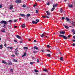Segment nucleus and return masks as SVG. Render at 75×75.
<instances>
[{
  "label": "nucleus",
  "mask_w": 75,
  "mask_h": 75,
  "mask_svg": "<svg viewBox=\"0 0 75 75\" xmlns=\"http://www.w3.org/2000/svg\"><path fill=\"white\" fill-rule=\"evenodd\" d=\"M4 23V24L3 26L4 28H6V24H8V22L6 21H2L0 22V24H3Z\"/></svg>",
  "instance_id": "1"
},
{
  "label": "nucleus",
  "mask_w": 75,
  "mask_h": 75,
  "mask_svg": "<svg viewBox=\"0 0 75 75\" xmlns=\"http://www.w3.org/2000/svg\"><path fill=\"white\" fill-rule=\"evenodd\" d=\"M59 37H62L64 40H67V39H68V37H66L64 35H59Z\"/></svg>",
  "instance_id": "2"
},
{
  "label": "nucleus",
  "mask_w": 75,
  "mask_h": 75,
  "mask_svg": "<svg viewBox=\"0 0 75 75\" xmlns=\"http://www.w3.org/2000/svg\"><path fill=\"white\" fill-rule=\"evenodd\" d=\"M2 63H3V64H6V65H8V63L6 62L5 60H3L2 61Z\"/></svg>",
  "instance_id": "3"
},
{
  "label": "nucleus",
  "mask_w": 75,
  "mask_h": 75,
  "mask_svg": "<svg viewBox=\"0 0 75 75\" xmlns=\"http://www.w3.org/2000/svg\"><path fill=\"white\" fill-rule=\"evenodd\" d=\"M42 17L43 18H46V17L47 18H49L50 17L47 16V14L46 15V16H44V15H43V16H42Z\"/></svg>",
  "instance_id": "4"
},
{
  "label": "nucleus",
  "mask_w": 75,
  "mask_h": 75,
  "mask_svg": "<svg viewBox=\"0 0 75 75\" xmlns=\"http://www.w3.org/2000/svg\"><path fill=\"white\" fill-rule=\"evenodd\" d=\"M15 2H16V3H20L21 2V1L20 0H16Z\"/></svg>",
  "instance_id": "5"
},
{
  "label": "nucleus",
  "mask_w": 75,
  "mask_h": 75,
  "mask_svg": "<svg viewBox=\"0 0 75 75\" xmlns=\"http://www.w3.org/2000/svg\"><path fill=\"white\" fill-rule=\"evenodd\" d=\"M16 36L18 39H21V37L20 36H19V35H16Z\"/></svg>",
  "instance_id": "6"
},
{
  "label": "nucleus",
  "mask_w": 75,
  "mask_h": 75,
  "mask_svg": "<svg viewBox=\"0 0 75 75\" xmlns=\"http://www.w3.org/2000/svg\"><path fill=\"white\" fill-rule=\"evenodd\" d=\"M8 65H12V63L10 61H8Z\"/></svg>",
  "instance_id": "7"
},
{
  "label": "nucleus",
  "mask_w": 75,
  "mask_h": 75,
  "mask_svg": "<svg viewBox=\"0 0 75 75\" xmlns=\"http://www.w3.org/2000/svg\"><path fill=\"white\" fill-rule=\"evenodd\" d=\"M43 71L45 72H49V71L47 70L46 69H43Z\"/></svg>",
  "instance_id": "8"
},
{
  "label": "nucleus",
  "mask_w": 75,
  "mask_h": 75,
  "mask_svg": "<svg viewBox=\"0 0 75 75\" xmlns=\"http://www.w3.org/2000/svg\"><path fill=\"white\" fill-rule=\"evenodd\" d=\"M59 33L61 34H63L64 35L65 34V32L64 31H60L59 32Z\"/></svg>",
  "instance_id": "9"
},
{
  "label": "nucleus",
  "mask_w": 75,
  "mask_h": 75,
  "mask_svg": "<svg viewBox=\"0 0 75 75\" xmlns=\"http://www.w3.org/2000/svg\"><path fill=\"white\" fill-rule=\"evenodd\" d=\"M7 48L8 49H10L11 50H13V47H7Z\"/></svg>",
  "instance_id": "10"
},
{
  "label": "nucleus",
  "mask_w": 75,
  "mask_h": 75,
  "mask_svg": "<svg viewBox=\"0 0 75 75\" xmlns=\"http://www.w3.org/2000/svg\"><path fill=\"white\" fill-rule=\"evenodd\" d=\"M45 33H43L41 36V37H44V36H45Z\"/></svg>",
  "instance_id": "11"
},
{
  "label": "nucleus",
  "mask_w": 75,
  "mask_h": 75,
  "mask_svg": "<svg viewBox=\"0 0 75 75\" xmlns=\"http://www.w3.org/2000/svg\"><path fill=\"white\" fill-rule=\"evenodd\" d=\"M66 20L67 21H69V19L68 17H66Z\"/></svg>",
  "instance_id": "12"
},
{
  "label": "nucleus",
  "mask_w": 75,
  "mask_h": 75,
  "mask_svg": "<svg viewBox=\"0 0 75 75\" xmlns=\"http://www.w3.org/2000/svg\"><path fill=\"white\" fill-rule=\"evenodd\" d=\"M53 8L51 10V11H53L55 9V8H55L54 7V5H53Z\"/></svg>",
  "instance_id": "13"
},
{
  "label": "nucleus",
  "mask_w": 75,
  "mask_h": 75,
  "mask_svg": "<svg viewBox=\"0 0 75 75\" xmlns=\"http://www.w3.org/2000/svg\"><path fill=\"white\" fill-rule=\"evenodd\" d=\"M9 9L10 10H12L13 9V6H10V7L9 8Z\"/></svg>",
  "instance_id": "14"
},
{
  "label": "nucleus",
  "mask_w": 75,
  "mask_h": 75,
  "mask_svg": "<svg viewBox=\"0 0 75 75\" xmlns=\"http://www.w3.org/2000/svg\"><path fill=\"white\" fill-rule=\"evenodd\" d=\"M46 13L48 15V16H50V12L48 11H46Z\"/></svg>",
  "instance_id": "15"
},
{
  "label": "nucleus",
  "mask_w": 75,
  "mask_h": 75,
  "mask_svg": "<svg viewBox=\"0 0 75 75\" xmlns=\"http://www.w3.org/2000/svg\"><path fill=\"white\" fill-rule=\"evenodd\" d=\"M27 55V54L25 52L24 53L23 55H22V57H25Z\"/></svg>",
  "instance_id": "16"
},
{
  "label": "nucleus",
  "mask_w": 75,
  "mask_h": 75,
  "mask_svg": "<svg viewBox=\"0 0 75 75\" xmlns=\"http://www.w3.org/2000/svg\"><path fill=\"white\" fill-rule=\"evenodd\" d=\"M32 23L33 24H37V22H35L34 21H33Z\"/></svg>",
  "instance_id": "17"
},
{
  "label": "nucleus",
  "mask_w": 75,
  "mask_h": 75,
  "mask_svg": "<svg viewBox=\"0 0 75 75\" xmlns=\"http://www.w3.org/2000/svg\"><path fill=\"white\" fill-rule=\"evenodd\" d=\"M20 15L22 17H25V15L24 14H20Z\"/></svg>",
  "instance_id": "18"
},
{
  "label": "nucleus",
  "mask_w": 75,
  "mask_h": 75,
  "mask_svg": "<svg viewBox=\"0 0 75 75\" xmlns=\"http://www.w3.org/2000/svg\"><path fill=\"white\" fill-rule=\"evenodd\" d=\"M21 27L22 28H25V24L22 25Z\"/></svg>",
  "instance_id": "19"
},
{
  "label": "nucleus",
  "mask_w": 75,
  "mask_h": 75,
  "mask_svg": "<svg viewBox=\"0 0 75 75\" xmlns=\"http://www.w3.org/2000/svg\"><path fill=\"white\" fill-rule=\"evenodd\" d=\"M71 31L73 32L74 34H75V31L74 30V29H72L71 30Z\"/></svg>",
  "instance_id": "20"
},
{
  "label": "nucleus",
  "mask_w": 75,
  "mask_h": 75,
  "mask_svg": "<svg viewBox=\"0 0 75 75\" xmlns=\"http://www.w3.org/2000/svg\"><path fill=\"white\" fill-rule=\"evenodd\" d=\"M34 49H35V50H38L39 49L38 48V47L36 46H35L34 47Z\"/></svg>",
  "instance_id": "21"
},
{
  "label": "nucleus",
  "mask_w": 75,
  "mask_h": 75,
  "mask_svg": "<svg viewBox=\"0 0 75 75\" xmlns=\"http://www.w3.org/2000/svg\"><path fill=\"white\" fill-rule=\"evenodd\" d=\"M22 7L23 8H25V7H27V6H25V4H23L22 6Z\"/></svg>",
  "instance_id": "22"
},
{
  "label": "nucleus",
  "mask_w": 75,
  "mask_h": 75,
  "mask_svg": "<svg viewBox=\"0 0 75 75\" xmlns=\"http://www.w3.org/2000/svg\"><path fill=\"white\" fill-rule=\"evenodd\" d=\"M3 45H0V49H2L3 48Z\"/></svg>",
  "instance_id": "23"
},
{
  "label": "nucleus",
  "mask_w": 75,
  "mask_h": 75,
  "mask_svg": "<svg viewBox=\"0 0 75 75\" xmlns=\"http://www.w3.org/2000/svg\"><path fill=\"white\" fill-rule=\"evenodd\" d=\"M30 16H31V15H30L29 13H28L26 15L27 17H29Z\"/></svg>",
  "instance_id": "24"
},
{
  "label": "nucleus",
  "mask_w": 75,
  "mask_h": 75,
  "mask_svg": "<svg viewBox=\"0 0 75 75\" xmlns=\"http://www.w3.org/2000/svg\"><path fill=\"white\" fill-rule=\"evenodd\" d=\"M34 71L35 72H38V70L36 69H34Z\"/></svg>",
  "instance_id": "25"
},
{
  "label": "nucleus",
  "mask_w": 75,
  "mask_h": 75,
  "mask_svg": "<svg viewBox=\"0 0 75 75\" xmlns=\"http://www.w3.org/2000/svg\"><path fill=\"white\" fill-rule=\"evenodd\" d=\"M8 22H9V23H13V21L12 20H9Z\"/></svg>",
  "instance_id": "26"
},
{
  "label": "nucleus",
  "mask_w": 75,
  "mask_h": 75,
  "mask_svg": "<svg viewBox=\"0 0 75 75\" xmlns=\"http://www.w3.org/2000/svg\"><path fill=\"white\" fill-rule=\"evenodd\" d=\"M1 32L2 33H4V32H5V30L2 29L1 30Z\"/></svg>",
  "instance_id": "27"
},
{
  "label": "nucleus",
  "mask_w": 75,
  "mask_h": 75,
  "mask_svg": "<svg viewBox=\"0 0 75 75\" xmlns=\"http://www.w3.org/2000/svg\"><path fill=\"white\" fill-rule=\"evenodd\" d=\"M47 57H51V54H47Z\"/></svg>",
  "instance_id": "28"
},
{
  "label": "nucleus",
  "mask_w": 75,
  "mask_h": 75,
  "mask_svg": "<svg viewBox=\"0 0 75 75\" xmlns=\"http://www.w3.org/2000/svg\"><path fill=\"white\" fill-rule=\"evenodd\" d=\"M13 61L15 62H17V60L13 59Z\"/></svg>",
  "instance_id": "29"
},
{
  "label": "nucleus",
  "mask_w": 75,
  "mask_h": 75,
  "mask_svg": "<svg viewBox=\"0 0 75 75\" xmlns=\"http://www.w3.org/2000/svg\"><path fill=\"white\" fill-rule=\"evenodd\" d=\"M68 6L69 7H72V5H69Z\"/></svg>",
  "instance_id": "30"
},
{
  "label": "nucleus",
  "mask_w": 75,
  "mask_h": 75,
  "mask_svg": "<svg viewBox=\"0 0 75 75\" xmlns=\"http://www.w3.org/2000/svg\"><path fill=\"white\" fill-rule=\"evenodd\" d=\"M34 63H35V62H30V64H31V65H33V64H34Z\"/></svg>",
  "instance_id": "31"
},
{
  "label": "nucleus",
  "mask_w": 75,
  "mask_h": 75,
  "mask_svg": "<svg viewBox=\"0 0 75 75\" xmlns=\"http://www.w3.org/2000/svg\"><path fill=\"white\" fill-rule=\"evenodd\" d=\"M54 6V8L56 7H57V5H58L57 4H56L55 5H53Z\"/></svg>",
  "instance_id": "32"
},
{
  "label": "nucleus",
  "mask_w": 75,
  "mask_h": 75,
  "mask_svg": "<svg viewBox=\"0 0 75 75\" xmlns=\"http://www.w3.org/2000/svg\"><path fill=\"white\" fill-rule=\"evenodd\" d=\"M72 24L73 25H75V22H73Z\"/></svg>",
  "instance_id": "33"
},
{
  "label": "nucleus",
  "mask_w": 75,
  "mask_h": 75,
  "mask_svg": "<svg viewBox=\"0 0 75 75\" xmlns=\"http://www.w3.org/2000/svg\"><path fill=\"white\" fill-rule=\"evenodd\" d=\"M24 49V50H27V49H28V47H24L23 48Z\"/></svg>",
  "instance_id": "34"
},
{
  "label": "nucleus",
  "mask_w": 75,
  "mask_h": 75,
  "mask_svg": "<svg viewBox=\"0 0 75 75\" xmlns=\"http://www.w3.org/2000/svg\"><path fill=\"white\" fill-rule=\"evenodd\" d=\"M60 59L61 61H62L63 60V57H61L60 58Z\"/></svg>",
  "instance_id": "35"
},
{
  "label": "nucleus",
  "mask_w": 75,
  "mask_h": 75,
  "mask_svg": "<svg viewBox=\"0 0 75 75\" xmlns=\"http://www.w3.org/2000/svg\"><path fill=\"white\" fill-rule=\"evenodd\" d=\"M65 28H66L67 29H68V28H69V27H68V26H65Z\"/></svg>",
  "instance_id": "36"
},
{
  "label": "nucleus",
  "mask_w": 75,
  "mask_h": 75,
  "mask_svg": "<svg viewBox=\"0 0 75 75\" xmlns=\"http://www.w3.org/2000/svg\"><path fill=\"white\" fill-rule=\"evenodd\" d=\"M15 50L16 52H17V51H18V48H17Z\"/></svg>",
  "instance_id": "37"
},
{
  "label": "nucleus",
  "mask_w": 75,
  "mask_h": 75,
  "mask_svg": "<svg viewBox=\"0 0 75 75\" xmlns=\"http://www.w3.org/2000/svg\"><path fill=\"white\" fill-rule=\"evenodd\" d=\"M37 5V4H35L33 6L34 7H35V6H36Z\"/></svg>",
  "instance_id": "38"
},
{
  "label": "nucleus",
  "mask_w": 75,
  "mask_h": 75,
  "mask_svg": "<svg viewBox=\"0 0 75 75\" xmlns=\"http://www.w3.org/2000/svg\"><path fill=\"white\" fill-rule=\"evenodd\" d=\"M36 13L38 14V11L36 10Z\"/></svg>",
  "instance_id": "39"
},
{
  "label": "nucleus",
  "mask_w": 75,
  "mask_h": 75,
  "mask_svg": "<svg viewBox=\"0 0 75 75\" xmlns=\"http://www.w3.org/2000/svg\"><path fill=\"white\" fill-rule=\"evenodd\" d=\"M47 48H50V47H51V46H50L49 45H47Z\"/></svg>",
  "instance_id": "40"
},
{
  "label": "nucleus",
  "mask_w": 75,
  "mask_h": 75,
  "mask_svg": "<svg viewBox=\"0 0 75 75\" xmlns=\"http://www.w3.org/2000/svg\"><path fill=\"white\" fill-rule=\"evenodd\" d=\"M33 52L34 54L37 53V51H33Z\"/></svg>",
  "instance_id": "41"
},
{
  "label": "nucleus",
  "mask_w": 75,
  "mask_h": 75,
  "mask_svg": "<svg viewBox=\"0 0 75 75\" xmlns=\"http://www.w3.org/2000/svg\"><path fill=\"white\" fill-rule=\"evenodd\" d=\"M36 21L37 22H39V21H39V20H38V19H36Z\"/></svg>",
  "instance_id": "42"
},
{
  "label": "nucleus",
  "mask_w": 75,
  "mask_h": 75,
  "mask_svg": "<svg viewBox=\"0 0 75 75\" xmlns=\"http://www.w3.org/2000/svg\"><path fill=\"white\" fill-rule=\"evenodd\" d=\"M11 72H13V69H11Z\"/></svg>",
  "instance_id": "43"
},
{
  "label": "nucleus",
  "mask_w": 75,
  "mask_h": 75,
  "mask_svg": "<svg viewBox=\"0 0 75 75\" xmlns=\"http://www.w3.org/2000/svg\"><path fill=\"white\" fill-rule=\"evenodd\" d=\"M62 20H64V19H65V17H62Z\"/></svg>",
  "instance_id": "44"
},
{
  "label": "nucleus",
  "mask_w": 75,
  "mask_h": 75,
  "mask_svg": "<svg viewBox=\"0 0 75 75\" xmlns=\"http://www.w3.org/2000/svg\"><path fill=\"white\" fill-rule=\"evenodd\" d=\"M47 51L48 52H51L49 50H47Z\"/></svg>",
  "instance_id": "45"
},
{
  "label": "nucleus",
  "mask_w": 75,
  "mask_h": 75,
  "mask_svg": "<svg viewBox=\"0 0 75 75\" xmlns=\"http://www.w3.org/2000/svg\"><path fill=\"white\" fill-rule=\"evenodd\" d=\"M14 21V22H16V21H17V20H15Z\"/></svg>",
  "instance_id": "46"
},
{
  "label": "nucleus",
  "mask_w": 75,
  "mask_h": 75,
  "mask_svg": "<svg viewBox=\"0 0 75 75\" xmlns=\"http://www.w3.org/2000/svg\"><path fill=\"white\" fill-rule=\"evenodd\" d=\"M15 53L16 55H18V53L17 52H15Z\"/></svg>",
  "instance_id": "47"
},
{
  "label": "nucleus",
  "mask_w": 75,
  "mask_h": 75,
  "mask_svg": "<svg viewBox=\"0 0 75 75\" xmlns=\"http://www.w3.org/2000/svg\"><path fill=\"white\" fill-rule=\"evenodd\" d=\"M62 9H60V13H62Z\"/></svg>",
  "instance_id": "48"
},
{
  "label": "nucleus",
  "mask_w": 75,
  "mask_h": 75,
  "mask_svg": "<svg viewBox=\"0 0 75 75\" xmlns=\"http://www.w3.org/2000/svg\"><path fill=\"white\" fill-rule=\"evenodd\" d=\"M14 41L15 42H17V41L16 40H14Z\"/></svg>",
  "instance_id": "49"
},
{
  "label": "nucleus",
  "mask_w": 75,
  "mask_h": 75,
  "mask_svg": "<svg viewBox=\"0 0 75 75\" xmlns=\"http://www.w3.org/2000/svg\"><path fill=\"white\" fill-rule=\"evenodd\" d=\"M72 46L74 47V46H75V43H73L72 44Z\"/></svg>",
  "instance_id": "50"
},
{
  "label": "nucleus",
  "mask_w": 75,
  "mask_h": 75,
  "mask_svg": "<svg viewBox=\"0 0 75 75\" xmlns=\"http://www.w3.org/2000/svg\"><path fill=\"white\" fill-rule=\"evenodd\" d=\"M47 5H48V6H49L50 5V3L49 2H48L47 3Z\"/></svg>",
  "instance_id": "51"
},
{
  "label": "nucleus",
  "mask_w": 75,
  "mask_h": 75,
  "mask_svg": "<svg viewBox=\"0 0 75 75\" xmlns=\"http://www.w3.org/2000/svg\"><path fill=\"white\" fill-rule=\"evenodd\" d=\"M2 5H0V8H2Z\"/></svg>",
  "instance_id": "52"
},
{
  "label": "nucleus",
  "mask_w": 75,
  "mask_h": 75,
  "mask_svg": "<svg viewBox=\"0 0 75 75\" xmlns=\"http://www.w3.org/2000/svg\"><path fill=\"white\" fill-rule=\"evenodd\" d=\"M68 38H70V37H71V35H68Z\"/></svg>",
  "instance_id": "53"
},
{
  "label": "nucleus",
  "mask_w": 75,
  "mask_h": 75,
  "mask_svg": "<svg viewBox=\"0 0 75 75\" xmlns=\"http://www.w3.org/2000/svg\"><path fill=\"white\" fill-rule=\"evenodd\" d=\"M4 46L5 47H6L7 46V45L6 44H4Z\"/></svg>",
  "instance_id": "54"
},
{
  "label": "nucleus",
  "mask_w": 75,
  "mask_h": 75,
  "mask_svg": "<svg viewBox=\"0 0 75 75\" xmlns=\"http://www.w3.org/2000/svg\"><path fill=\"white\" fill-rule=\"evenodd\" d=\"M37 1H41V0H37Z\"/></svg>",
  "instance_id": "55"
},
{
  "label": "nucleus",
  "mask_w": 75,
  "mask_h": 75,
  "mask_svg": "<svg viewBox=\"0 0 75 75\" xmlns=\"http://www.w3.org/2000/svg\"><path fill=\"white\" fill-rule=\"evenodd\" d=\"M37 62H39L40 61L39 60V59H37Z\"/></svg>",
  "instance_id": "56"
},
{
  "label": "nucleus",
  "mask_w": 75,
  "mask_h": 75,
  "mask_svg": "<svg viewBox=\"0 0 75 75\" xmlns=\"http://www.w3.org/2000/svg\"><path fill=\"white\" fill-rule=\"evenodd\" d=\"M14 28H17V26H15V25H14Z\"/></svg>",
  "instance_id": "57"
},
{
  "label": "nucleus",
  "mask_w": 75,
  "mask_h": 75,
  "mask_svg": "<svg viewBox=\"0 0 75 75\" xmlns=\"http://www.w3.org/2000/svg\"><path fill=\"white\" fill-rule=\"evenodd\" d=\"M12 57H15V56L14 54L12 55Z\"/></svg>",
  "instance_id": "58"
},
{
  "label": "nucleus",
  "mask_w": 75,
  "mask_h": 75,
  "mask_svg": "<svg viewBox=\"0 0 75 75\" xmlns=\"http://www.w3.org/2000/svg\"><path fill=\"white\" fill-rule=\"evenodd\" d=\"M72 41H73V42H75V40H72Z\"/></svg>",
  "instance_id": "59"
},
{
  "label": "nucleus",
  "mask_w": 75,
  "mask_h": 75,
  "mask_svg": "<svg viewBox=\"0 0 75 75\" xmlns=\"http://www.w3.org/2000/svg\"><path fill=\"white\" fill-rule=\"evenodd\" d=\"M32 59H35V58H34V57H32Z\"/></svg>",
  "instance_id": "60"
},
{
  "label": "nucleus",
  "mask_w": 75,
  "mask_h": 75,
  "mask_svg": "<svg viewBox=\"0 0 75 75\" xmlns=\"http://www.w3.org/2000/svg\"><path fill=\"white\" fill-rule=\"evenodd\" d=\"M41 51H42V52H44V51L43 50H41Z\"/></svg>",
  "instance_id": "61"
},
{
  "label": "nucleus",
  "mask_w": 75,
  "mask_h": 75,
  "mask_svg": "<svg viewBox=\"0 0 75 75\" xmlns=\"http://www.w3.org/2000/svg\"><path fill=\"white\" fill-rule=\"evenodd\" d=\"M73 38L74 39H75V36H73Z\"/></svg>",
  "instance_id": "62"
},
{
  "label": "nucleus",
  "mask_w": 75,
  "mask_h": 75,
  "mask_svg": "<svg viewBox=\"0 0 75 75\" xmlns=\"http://www.w3.org/2000/svg\"><path fill=\"white\" fill-rule=\"evenodd\" d=\"M34 42H37V41L36 40H34Z\"/></svg>",
  "instance_id": "63"
},
{
  "label": "nucleus",
  "mask_w": 75,
  "mask_h": 75,
  "mask_svg": "<svg viewBox=\"0 0 75 75\" xmlns=\"http://www.w3.org/2000/svg\"><path fill=\"white\" fill-rule=\"evenodd\" d=\"M21 20V18H19V21H20V20Z\"/></svg>",
  "instance_id": "64"
}]
</instances>
